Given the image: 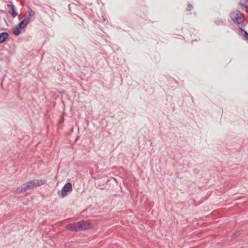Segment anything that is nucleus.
<instances>
[{
	"mask_svg": "<svg viewBox=\"0 0 248 248\" xmlns=\"http://www.w3.org/2000/svg\"><path fill=\"white\" fill-rule=\"evenodd\" d=\"M29 19L28 18H24L23 20L20 21L17 25L21 29H24L27 26L29 23Z\"/></svg>",
	"mask_w": 248,
	"mask_h": 248,
	"instance_id": "0eeeda50",
	"label": "nucleus"
},
{
	"mask_svg": "<svg viewBox=\"0 0 248 248\" xmlns=\"http://www.w3.org/2000/svg\"><path fill=\"white\" fill-rule=\"evenodd\" d=\"M247 19L245 17H242L241 20L239 22V25H241L242 27H245L247 26Z\"/></svg>",
	"mask_w": 248,
	"mask_h": 248,
	"instance_id": "ddd939ff",
	"label": "nucleus"
},
{
	"mask_svg": "<svg viewBox=\"0 0 248 248\" xmlns=\"http://www.w3.org/2000/svg\"><path fill=\"white\" fill-rule=\"evenodd\" d=\"M238 31L239 35L244 37L245 40L248 41V32L243 27H238Z\"/></svg>",
	"mask_w": 248,
	"mask_h": 248,
	"instance_id": "6e6552de",
	"label": "nucleus"
},
{
	"mask_svg": "<svg viewBox=\"0 0 248 248\" xmlns=\"http://www.w3.org/2000/svg\"><path fill=\"white\" fill-rule=\"evenodd\" d=\"M193 172L195 174H198L199 172V170L198 169H195L193 170Z\"/></svg>",
	"mask_w": 248,
	"mask_h": 248,
	"instance_id": "a211bd4d",
	"label": "nucleus"
},
{
	"mask_svg": "<svg viewBox=\"0 0 248 248\" xmlns=\"http://www.w3.org/2000/svg\"><path fill=\"white\" fill-rule=\"evenodd\" d=\"M30 188L29 187L27 182L23 183L20 186L17 187L16 190V193L19 194L27 190H29Z\"/></svg>",
	"mask_w": 248,
	"mask_h": 248,
	"instance_id": "423d86ee",
	"label": "nucleus"
},
{
	"mask_svg": "<svg viewBox=\"0 0 248 248\" xmlns=\"http://www.w3.org/2000/svg\"><path fill=\"white\" fill-rule=\"evenodd\" d=\"M46 180H33L27 182L30 189H31L35 187H38L46 183Z\"/></svg>",
	"mask_w": 248,
	"mask_h": 248,
	"instance_id": "20e7f679",
	"label": "nucleus"
},
{
	"mask_svg": "<svg viewBox=\"0 0 248 248\" xmlns=\"http://www.w3.org/2000/svg\"><path fill=\"white\" fill-rule=\"evenodd\" d=\"M73 190V186L71 182H67L62 188L60 196L64 198L67 196L68 193L71 192Z\"/></svg>",
	"mask_w": 248,
	"mask_h": 248,
	"instance_id": "7ed1b4c3",
	"label": "nucleus"
},
{
	"mask_svg": "<svg viewBox=\"0 0 248 248\" xmlns=\"http://www.w3.org/2000/svg\"><path fill=\"white\" fill-rule=\"evenodd\" d=\"M1 44H2V43L0 41V45Z\"/></svg>",
	"mask_w": 248,
	"mask_h": 248,
	"instance_id": "412c9836",
	"label": "nucleus"
},
{
	"mask_svg": "<svg viewBox=\"0 0 248 248\" xmlns=\"http://www.w3.org/2000/svg\"><path fill=\"white\" fill-rule=\"evenodd\" d=\"M9 37V33L7 31H3L0 33V41L2 43L6 42Z\"/></svg>",
	"mask_w": 248,
	"mask_h": 248,
	"instance_id": "1a4fd4ad",
	"label": "nucleus"
},
{
	"mask_svg": "<svg viewBox=\"0 0 248 248\" xmlns=\"http://www.w3.org/2000/svg\"><path fill=\"white\" fill-rule=\"evenodd\" d=\"M239 234H240V232H236L233 233L232 234V237L233 238H237L238 237V236L239 235Z\"/></svg>",
	"mask_w": 248,
	"mask_h": 248,
	"instance_id": "2eb2a0df",
	"label": "nucleus"
},
{
	"mask_svg": "<svg viewBox=\"0 0 248 248\" xmlns=\"http://www.w3.org/2000/svg\"><path fill=\"white\" fill-rule=\"evenodd\" d=\"M35 15V12L32 10H31L26 12L25 15V18H28L29 21H30V17L34 16Z\"/></svg>",
	"mask_w": 248,
	"mask_h": 248,
	"instance_id": "f8f14e48",
	"label": "nucleus"
},
{
	"mask_svg": "<svg viewBox=\"0 0 248 248\" xmlns=\"http://www.w3.org/2000/svg\"><path fill=\"white\" fill-rule=\"evenodd\" d=\"M21 29L17 25H16L12 29V33L16 36H19L21 33Z\"/></svg>",
	"mask_w": 248,
	"mask_h": 248,
	"instance_id": "9d476101",
	"label": "nucleus"
},
{
	"mask_svg": "<svg viewBox=\"0 0 248 248\" xmlns=\"http://www.w3.org/2000/svg\"><path fill=\"white\" fill-rule=\"evenodd\" d=\"M193 7L192 5L191 4L189 3L187 5L186 10L187 11H190L193 9Z\"/></svg>",
	"mask_w": 248,
	"mask_h": 248,
	"instance_id": "dca6fc26",
	"label": "nucleus"
},
{
	"mask_svg": "<svg viewBox=\"0 0 248 248\" xmlns=\"http://www.w3.org/2000/svg\"><path fill=\"white\" fill-rule=\"evenodd\" d=\"M9 9L8 12L11 15L13 18H15L18 15L16 6L13 4H9L7 5Z\"/></svg>",
	"mask_w": 248,
	"mask_h": 248,
	"instance_id": "39448f33",
	"label": "nucleus"
},
{
	"mask_svg": "<svg viewBox=\"0 0 248 248\" xmlns=\"http://www.w3.org/2000/svg\"><path fill=\"white\" fill-rule=\"evenodd\" d=\"M88 123H89V122L88 121H87V126H88Z\"/></svg>",
	"mask_w": 248,
	"mask_h": 248,
	"instance_id": "6ab92c4d",
	"label": "nucleus"
},
{
	"mask_svg": "<svg viewBox=\"0 0 248 248\" xmlns=\"http://www.w3.org/2000/svg\"><path fill=\"white\" fill-rule=\"evenodd\" d=\"M238 5L240 6L243 9L244 8L248 9V0H240L238 2Z\"/></svg>",
	"mask_w": 248,
	"mask_h": 248,
	"instance_id": "9b49d317",
	"label": "nucleus"
},
{
	"mask_svg": "<svg viewBox=\"0 0 248 248\" xmlns=\"http://www.w3.org/2000/svg\"><path fill=\"white\" fill-rule=\"evenodd\" d=\"M103 20H104V21H105V20H106V19H105V18L104 17H103Z\"/></svg>",
	"mask_w": 248,
	"mask_h": 248,
	"instance_id": "aec40b11",
	"label": "nucleus"
},
{
	"mask_svg": "<svg viewBox=\"0 0 248 248\" xmlns=\"http://www.w3.org/2000/svg\"><path fill=\"white\" fill-rule=\"evenodd\" d=\"M105 187H106V186H105V185L104 184H103V185H97V187L98 188H99L100 189H104L105 188Z\"/></svg>",
	"mask_w": 248,
	"mask_h": 248,
	"instance_id": "f3484780",
	"label": "nucleus"
},
{
	"mask_svg": "<svg viewBox=\"0 0 248 248\" xmlns=\"http://www.w3.org/2000/svg\"><path fill=\"white\" fill-rule=\"evenodd\" d=\"M214 22L217 25H219L223 23V20L221 19H217L215 20Z\"/></svg>",
	"mask_w": 248,
	"mask_h": 248,
	"instance_id": "4468645a",
	"label": "nucleus"
},
{
	"mask_svg": "<svg viewBox=\"0 0 248 248\" xmlns=\"http://www.w3.org/2000/svg\"><path fill=\"white\" fill-rule=\"evenodd\" d=\"M92 227L93 225L92 223L83 220L81 221L70 223L66 226L67 230L72 232H80L88 230Z\"/></svg>",
	"mask_w": 248,
	"mask_h": 248,
	"instance_id": "f257e3e1",
	"label": "nucleus"
},
{
	"mask_svg": "<svg viewBox=\"0 0 248 248\" xmlns=\"http://www.w3.org/2000/svg\"><path fill=\"white\" fill-rule=\"evenodd\" d=\"M243 13L239 10H236L230 13V16L232 21L237 25H239V22L241 20Z\"/></svg>",
	"mask_w": 248,
	"mask_h": 248,
	"instance_id": "f03ea898",
	"label": "nucleus"
}]
</instances>
